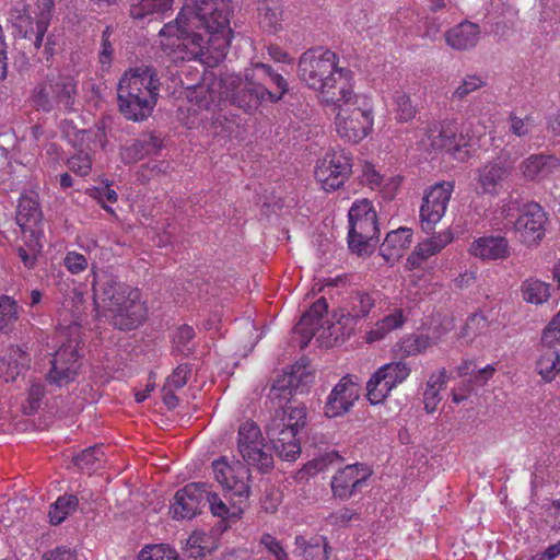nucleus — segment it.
Here are the masks:
<instances>
[{
    "mask_svg": "<svg viewBox=\"0 0 560 560\" xmlns=\"http://www.w3.org/2000/svg\"><path fill=\"white\" fill-rule=\"evenodd\" d=\"M351 167V159L345 150H332L318 162L315 178L325 190H336L348 179Z\"/></svg>",
    "mask_w": 560,
    "mask_h": 560,
    "instance_id": "nucleus-12",
    "label": "nucleus"
},
{
    "mask_svg": "<svg viewBox=\"0 0 560 560\" xmlns=\"http://www.w3.org/2000/svg\"><path fill=\"white\" fill-rule=\"evenodd\" d=\"M162 148V140L153 135H144L120 150V158L125 164H133L148 155L156 154Z\"/></svg>",
    "mask_w": 560,
    "mask_h": 560,
    "instance_id": "nucleus-26",
    "label": "nucleus"
},
{
    "mask_svg": "<svg viewBox=\"0 0 560 560\" xmlns=\"http://www.w3.org/2000/svg\"><path fill=\"white\" fill-rule=\"evenodd\" d=\"M428 139L434 150H445L455 159V121L443 120L428 128Z\"/></svg>",
    "mask_w": 560,
    "mask_h": 560,
    "instance_id": "nucleus-30",
    "label": "nucleus"
},
{
    "mask_svg": "<svg viewBox=\"0 0 560 560\" xmlns=\"http://www.w3.org/2000/svg\"><path fill=\"white\" fill-rule=\"evenodd\" d=\"M275 412L265 425V433L276 454L283 460L294 462L301 455V431L306 425L304 405H273Z\"/></svg>",
    "mask_w": 560,
    "mask_h": 560,
    "instance_id": "nucleus-6",
    "label": "nucleus"
},
{
    "mask_svg": "<svg viewBox=\"0 0 560 560\" xmlns=\"http://www.w3.org/2000/svg\"><path fill=\"white\" fill-rule=\"evenodd\" d=\"M328 305L324 298L317 300L311 308L301 317L302 326H310L311 331L320 326L323 315L327 312Z\"/></svg>",
    "mask_w": 560,
    "mask_h": 560,
    "instance_id": "nucleus-49",
    "label": "nucleus"
},
{
    "mask_svg": "<svg viewBox=\"0 0 560 560\" xmlns=\"http://www.w3.org/2000/svg\"><path fill=\"white\" fill-rule=\"evenodd\" d=\"M313 382V375L307 365L296 362L289 372L278 375L269 390V399L272 405L291 406L294 394L303 393Z\"/></svg>",
    "mask_w": 560,
    "mask_h": 560,
    "instance_id": "nucleus-10",
    "label": "nucleus"
},
{
    "mask_svg": "<svg viewBox=\"0 0 560 560\" xmlns=\"http://www.w3.org/2000/svg\"><path fill=\"white\" fill-rule=\"evenodd\" d=\"M173 0H137L130 7V16L133 20H143L154 14H163L172 9Z\"/></svg>",
    "mask_w": 560,
    "mask_h": 560,
    "instance_id": "nucleus-38",
    "label": "nucleus"
},
{
    "mask_svg": "<svg viewBox=\"0 0 560 560\" xmlns=\"http://www.w3.org/2000/svg\"><path fill=\"white\" fill-rule=\"evenodd\" d=\"M160 80L154 68L137 67L125 72L117 85L120 114L131 121H143L153 112L159 96Z\"/></svg>",
    "mask_w": 560,
    "mask_h": 560,
    "instance_id": "nucleus-5",
    "label": "nucleus"
},
{
    "mask_svg": "<svg viewBox=\"0 0 560 560\" xmlns=\"http://www.w3.org/2000/svg\"><path fill=\"white\" fill-rule=\"evenodd\" d=\"M547 220V213L539 203L523 205L514 222V231L520 242L526 246L538 244L545 236Z\"/></svg>",
    "mask_w": 560,
    "mask_h": 560,
    "instance_id": "nucleus-13",
    "label": "nucleus"
},
{
    "mask_svg": "<svg viewBox=\"0 0 560 560\" xmlns=\"http://www.w3.org/2000/svg\"><path fill=\"white\" fill-rule=\"evenodd\" d=\"M79 499L74 494L59 497L49 510V520L52 525L61 524L68 515L77 511Z\"/></svg>",
    "mask_w": 560,
    "mask_h": 560,
    "instance_id": "nucleus-39",
    "label": "nucleus"
},
{
    "mask_svg": "<svg viewBox=\"0 0 560 560\" xmlns=\"http://www.w3.org/2000/svg\"><path fill=\"white\" fill-rule=\"evenodd\" d=\"M342 460L343 458L338 452L329 451L306 463L303 470L308 476H315L320 471L328 470L330 467L341 464Z\"/></svg>",
    "mask_w": 560,
    "mask_h": 560,
    "instance_id": "nucleus-43",
    "label": "nucleus"
},
{
    "mask_svg": "<svg viewBox=\"0 0 560 560\" xmlns=\"http://www.w3.org/2000/svg\"><path fill=\"white\" fill-rule=\"evenodd\" d=\"M191 369L188 364H179L167 377L166 385L173 388H182L188 381Z\"/></svg>",
    "mask_w": 560,
    "mask_h": 560,
    "instance_id": "nucleus-58",
    "label": "nucleus"
},
{
    "mask_svg": "<svg viewBox=\"0 0 560 560\" xmlns=\"http://www.w3.org/2000/svg\"><path fill=\"white\" fill-rule=\"evenodd\" d=\"M66 268L73 275H78L88 268V259L77 252H68L63 259Z\"/></svg>",
    "mask_w": 560,
    "mask_h": 560,
    "instance_id": "nucleus-57",
    "label": "nucleus"
},
{
    "mask_svg": "<svg viewBox=\"0 0 560 560\" xmlns=\"http://www.w3.org/2000/svg\"><path fill=\"white\" fill-rule=\"evenodd\" d=\"M260 545L272 555L276 559L284 555L287 551L283 549L279 540L276 539L271 534L265 533L261 535Z\"/></svg>",
    "mask_w": 560,
    "mask_h": 560,
    "instance_id": "nucleus-61",
    "label": "nucleus"
},
{
    "mask_svg": "<svg viewBox=\"0 0 560 560\" xmlns=\"http://www.w3.org/2000/svg\"><path fill=\"white\" fill-rule=\"evenodd\" d=\"M510 174L509 165L501 161H492L476 170V180L483 194L497 196Z\"/></svg>",
    "mask_w": 560,
    "mask_h": 560,
    "instance_id": "nucleus-22",
    "label": "nucleus"
},
{
    "mask_svg": "<svg viewBox=\"0 0 560 560\" xmlns=\"http://www.w3.org/2000/svg\"><path fill=\"white\" fill-rule=\"evenodd\" d=\"M393 101L395 116L398 121L408 122L416 117L418 109L412 104L408 94L402 91H396Z\"/></svg>",
    "mask_w": 560,
    "mask_h": 560,
    "instance_id": "nucleus-44",
    "label": "nucleus"
},
{
    "mask_svg": "<svg viewBox=\"0 0 560 560\" xmlns=\"http://www.w3.org/2000/svg\"><path fill=\"white\" fill-rule=\"evenodd\" d=\"M349 223L362 221L368 218H376V212L373 209L371 201L363 199L355 201L348 213Z\"/></svg>",
    "mask_w": 560,
    "mask_h": 560,
    "instance_id": "nucleus-55",
    "label": "nucleus"
},
{
    "mask_svg": "<svg viewBox=\"0 0 560 560\" xmlns=\"http://www.w3.org/2000/svg\"><path fill=\"white\" fill-rule=\"evenodd\" d=\"M509 131L520 138L529 135L533 130V119L530 116L520 117L511 113L508 117Z\"/></svg>",
    "mask_w": 560,
    "mask_h": 560,
    "instance_id": "nucleus-54",
    "label": "nucleus"
},
{
    "mask_svg": "<svg viewBox=\"0 0 560 560\" xmlns=\"http://www.w3.org/2000/svg\"><path fill=\"white\" fill-rule=\"evenodd\" d=\"M339 58L330 49L312 48L299 59L298 75L310 89L319 93L325 104L349 95L352 71L338 66Z\"/></svg>",
    "mask_w": 560,
    "mask_h": 560,
    "instance_id": "nucleus-4",
    "label": "nucleus"
},
{
    "mask_svg": "<svg viewBox=\"0 0 560 560\" xmlns=\"http://www.w3.org/2000/svg\"><path fill=\"white\" fill-rule=\"evenodd\" d=\"M77 83L68 75L47 77L32 92V101L37 110L50 113L55 108L73 110Z\"/></svg>",
    "mask_w": 560,
    "mask_h": 560,
    "instance_id": "nucleus-8",
    "label": "nucleus"
},
{
    "mask_svg": "<svg viewBox=\"0 0 560 560\" xmlns=\"http://www.w3.org/2000/svg\"><path fill=\"white\" fill-rule=\"evenodd\" d=\"M19 319L18 303L8 295L0 296V335L10 334Z\"/></svg>",
    "mask_w": 560,
    "mask_h": 560,
    "instance_id": "nucleus-42",
    "label": "nucleus"
},
{
    "mask_svg": "<svg viewBox=\"0 0 560 560\" xmlns=\"http://www.w3.org/2000/svg\"><path fill=\"white\" fill-rule=\"evenodd\" d=\"M476 135L472 130V122L465 121L458 125L455 121V159L462 162L466 161L469 156L468 148L472 147Z\"/></svg>",
    "mask_w": 560,
    "mask_h": 560,
    "instance_id": "nucleus-37",
    "label": "nucleus"
},
{
    "mask_svg": "<svg viewBox=\"0 0 560 560\" xmlns=\"http://www.w3.org/2000/svg\"><path fill=\"white\" fill-rule=\"evenodd\" d=\"M232 12L231 0H191L184 4L174 23L161 28L160 35L176 37L177 46L185 47L192 57L211 52L224 56L232 37Z\"/></svg>",
    "mask_w": 560,
    "mask_h": 560,
    "instance_id": "nucleus-1",
    "label": "nucleus"
},
{
    "mask_svg": "<svg viewBox=\"0 0 560 560\" xmlns=\"http://www.w3.org/2000/svg\"><path fill=\"white\" fill-rule=\"evenodd\" d=\"M380 300L381 293L377 290L352 291L339 313L334 314L337 325L343 330L342 334L350 335L355 324L366 317Z\"/></svg>",
    "mask_w": 560,
    "mask_h": 560,
    "instance_id": "nucleus-11",
    "label": "nucleus"
},
{
    "mask_svg": "<svg viewBox=\"0 0 560 560\" xmlns=\"http://www.w3.org/2000/svg\"><path fill=\"white\" fill-rule=\"evenodd\" d=\"M411 241L412 230L409 228L390 231L380 246V254L386 261L395 260L401 256L404 249L410 246Z\"/></svg>",
    "mask_w": 560,
    "mask_h": 560,
    "instance_id": "nucleus-29",
    "label": "nucleus"
},
{
    "mask_svg": "<svg viewBox=\"0 0 560 560\" xmlns=\"http://www.w3.org/2000/svg\"><path fill=\"white\" fill-rule=\"evenodd\" d=\"M443 21L438 16H425L423 20V36L435 39L443 27Z\"/></svg>",
    "mask_w": 560,
    "mask_h": 560,
    "instance_id": "nucleus-63",
    "label": "nucleus"
},
{
    "mask_svg": "<svg viewBox=\"0 0 560 560\" xmlns=\"http://www.w3.org/2000/svg\"><path fill=\"white\" fill-rule=\"evenodd\" d=\"M218 85L219 100H226L246 113L255 112L265 101H279L288 91L285 79L261 62L245 69L244 79L231 74L220 80Z\"/></svg>",
    "mask_w": 560,
    "mask_h": 560,
    "instance_id": "nucleus-2",
    "label": "nucleus"
},
{
    "mask_svg": "<svg viewBox=\"0 0 560 560\" xmlns=\"http://www.w3.org/2000/svg\"><path fill=\"white\" fill-rule=\"evenodd\" d=\"M55 9L54 0H38L37 1V34L46 35L47 30L50 25L52 12Z\"/></svg>",
    "mask_w": 560,
    "mask_h": 560,
    "instance_id": "nucleus-50",
    "label": "nucleus"
},
{
    "mask_svg": "<svg viewBox=\"0 0 560 560\" xmlns=\"http://www.w3.org/2000/svg\"><path fill=\"white\" fill-rule=\"evenodd\" d=\"M485 85L486 81L480 75L468 74L462 80L459 85L452 93V100L462 101Z\"/></svg>",
    "mask_w": 560,
    "mask_h": 560,
    "instance_id": "nucleus-48",
    "label": "nucleus"
},
{
    "mask_svg": "<svg viewBox=\"0 0 560 560\" xmlns=\"http://www.w3.org/2000/svg\"><path fill=\"white\" fill-rule=\"evenodd\" d=\"M406 322L401 308H395L390 314L377 320L366 334V341L374 342L384 339L390 331L400 328Z\"/></svg>",
    "mask_w": 560,
    "mask_h": 560,
    "instance_id": "nucleus-35",
    "label": "nucleus"
},
{
    "mask_svg": "<svg viewBox=\"0 0 560 560\" xmlns=\"http://www.w3.org/2000/svg\"><path fill=\"white\" fill-rule=\"evenodd\" d=\"M104 452L102 446L95 445L83 450L73 458L74 465L81 470L91 471L97 469L104 459Z\"/></svg>",
    "mask_w": 560,
    "mask_h": 560,
    "instance_id": "nucleus-45",
    "label": "nucleus"
},
{
    "mask_svg": "<svg viewBox=\"0 0 560 560\" xmlns=\"http://www.w3.org/2000/svg\"><path fill=\"white\" fill-rule=\"evenodd\" d=\"M431 346V339L425 335H410L400 341V352L404 357L418 355Z\"/></svg>",
    "mask_w": 560,
    "mask_h": 560,
    "instance_id": "nucleus-46",
    "label": "nucleus"
},
{
    "mask_svg": "<svg viewBox=\"0 0 560 560\" xmlns=\"http://www.w3.org/2000/svg\"><path fill=\"white\" fill-rule=\"evenodd\" d=\"M378 232L376 218L349 223V248L359 255L372 253L377 243Z\"/></svg>",
    "mask_w": 560,
    "mask_h": 560,
    "instance_id": "nucleus-21",
    "label": "nucleus"
},
{
    "mask_svg": "<svg viewBox=\"0 0 560 560\" xmlns=\"http://www.w3.org/2000/svg\"><path fill=\"white\" fill-rule=\"evenodd\" d=\"M77 347V343L68 342L55 351L49 361L50 369L46 374V380L50 385L62 387L77 378L81 368Z\"/></svg>",
    "mask_w": 560,
    "mask_h": 560,
    "instance_id": "nucleus-14",
    "label": "nucleus"
},
{
    "mask_svg": "<svg viewBox=\"0 0 560 560\" xmlns=\"http://www.w3.org/2000/svg\"><path fill=\"white\" fill-rule=\"evenodd\" d=\"M479 37V25L469 21H464L445 33V40L447 45L456 50L474 48L477 45Z\"/></svg>",
    "mask_w": 560,
    "mask_h": 560,
    "instance_id": "nucleus-27",
    "label": "nucleus"
},
{
    "mask_svg": "<svg viewBox=\"0 0 560 560\" xmlns=\"http://www.w3.org/2000/svg\"><path fill=\"white\" fill-rule=\"evenodd\" d=\"M326 105L336 112V130L342 139L358 143L372 129V106L366 97L355 94L353 88L349 95L342 94L338 101Z\"/></svg>",
    "mask_w": 560,
    "mask_h": 560,
    "instance_id": "nucleus-7",
    "label": "nucleus"
},
{
    "mask_svg": "<svg viewBox=\"0 0 560 560\" xmlns=\"http://www.w3.org/2000/svg\"><path fill=\"white\" fill-rule=\"evenodd\" d=\"M206 483H188L175 493L170 513L175 520H191L206 506Z\"/></svg>",
    "mask_w": 560,
    "mask_h": 560,
    "instance_id": "nucleus-19",
    "label": "nucleus"
},
{
    "mask_svg": "<svg viewBox=\"0 0 560 560\" xmlns=\"http://www.w3.org/2000/svg\"><path fill=\"white\" fill-rule=\"evenodd\" d=\"M551 285L536 278H529L523 281L521 285L522 298L525 302L540 305L550 298Z\"/></svg>",
    "mask_w": 560,
    "mask_h": 560,
    "instance_id": "nucleus-36",
    "label": "nucleus"
},
{
    "mask_svg": "<svg viewBox=\"0 0 560 560\" xmlns=\"http://www.w3.org/2000/svg\"><path fill=\"white\" fill-rule=\"evenodd\" d=\"M91 160L86 154H78L69 159V168L80 176H86L91 171Z\"/></svg>",
    "mask_w": 560,
    "mask_h": 560,
    "instance_id": "nucleus-59",
    "label": "nucleus"
},
{
    "mask_svg": "<svg viewBox=\"0 0 560 560\" xmlns=\"http://www.w3.org/2000/svg\"><path fill=\"white\" fill-rule=\"evenodd\" d=\"M42 560H78L75 550L66 547L58 546L43 555Z\"/></svg>",
    "mask_w": 560,
    "mask_h": 560,
    "instance_id": "nucleus-60",
    "label": "nucleus"
},
{
    "mask_svg": "<svg viewBox=\"0 0 560 560\" xmlns=\"http://www.w3.org/2000/svg\"><path fill=\"white\" fill-rule=\"evenodd\" d=\"M18 256L27 269H34L37 265V254L39 249L35 245H31L28 248L23 246L18 247Z\"/></svg>",
    "mask_w": 560,
    "mask_h": 560,
    "instance_id": "nucleus-62",
    "label": "nucleus"
},
{
    "mask_svg": "<svg viewBox=\"0 0 560 560\" xmlns=\"http://www.w3.org/2000/svg\"><path fill=\"white\" fill-rule=\"evenodd\" d=\"M361 386L352 375H346L339 380L328 395L324 413L328 418H337L346 415L360 398Z\"/></svg>",
    "mask_w": 560,
    "mask_h": 560,
    "instance_id": "nucleus-17",
    "label": "nucleus"
},
{
    "mask_svg": "<svg viewBox=\"0 0 560 560\" xmlns=\"http://www.w3.org/2000/svg\"><path fill=\"white\" fill-rule=\"evenodd\" d=\"M371 475V468L361 463L339 469L330 482L334 497L340 500L350 499L362 490Z\"/></svg>",
    "mask_w": 560,
    "mask_h": 560,
    "instance_id": "nucleus-18",
    "label": "nucleus"
},
{
    "mask_svg": "<svg viewBox=\"0 0 560 560\" xmlns=\"http://www.w3.org/2000/svg\"><path fill=\"white\" fill-rule=\"evenodd\" d=\"M18 36L28 39L36 51L43 47L44 58L48 61L55 52V36L37 34V18L34 19L25 10H14L10 18Z\"/></svg>",
    "mask_w": 560,
    "mask_h": 560,
    "instance_id": "nucleus-20",
    "label": "nucleus"
},
{
    "mask_svg": "<svg viewBox=\"0 0 560 560\" xmlns=\"http://www.w3.org/2000/svg\"><path fill=\"white\" fill-rule=\"evenodd\" d=\"M245 500L238 499L237 502L228 505L215 492L209 491L207 488L206 504L209 505L213 516L219 517L220 529L225 530L231 524L236 523L244 513Z\"/></svg>",
    "mask_w": 560,
    "mask_h": 560,
    "instance_id": "nucleus-24",
    "label": "nucleus"
},
{
    "mask_svg": "<svg viewBox=\"0 0 560 560\" xmlns=\"http://www.w3.org/2000/svg\"><path fill=\"white\" fill-rule=\"evenodd\" d=\"M410 366L393 361L380 366L366 383V397L372 405L382 402L387 395L410 375Z\"/></svg>",
    "mask_w": 560,
    "mask_h": 560,
    "instance_id": "nucleus-9",
    "label": "nucleus"
},
{
    "mask_svg": "<svg viewBox=\"0 0 560 560\" xmlns=\"http://www.w3.org/2000/svg\"><path fill=\"white\" fill-rule=\"evenodd\" d=\"M453 240L451 232L445 231L419 243L407 258L409 269H416L429 257L441 252Z\"/></svg>",
    "mask_w": 560,
    "mask_h": 560,
    "instance_id": "nucleus-25",
    "label": "nucleus"
},
{
    "mask_svg": "<svg viewBox=\"0 0 560 560\" xmlns=\"http://www.w3.org/2000/svg\"><path fill=\"white\" fill-rule=\"evenodd\" d=\"M257 10L259 24L266 32L275 34L281 30L283 8L280 0H262Z\"/></svg>",
    "mask_w": 560,
    "mask_h": 560,
    "instance_id": "nucleus-32",
    "label": "nucleus"
},
{
    "mask_svg": "<svg viewBox=\"0 0 560 560\" xmlns=\"http://www.w3.org/2000/svg\"><path fill=\"white\" fill-rule=\"evenodd\" d=\"M176 550L168 545H152L143 548L139 553V560H177Z\"/></svg>",
    "mask_w": 560,
    "mask_h": 560,
    "instance_id": "nucleus-47",
    "label": "nucleus"
},
{
    "mask_svg": "<svg viewBox=\"0 0 560 560\" xmlns=\"http://www.w3.org/2000/svg\"><path fill=\"white\" fill-rule=\"evenodd\" d=\"M469 253L482 260H502L510 256V245L502 235H483L470 244Z\"/></svg>",
    "mask_w": 560,
    "mask_h": 560,
    "instance_id": "nucleus-23",
    "label": "nucleus"
},
{
    "mask_svg": "<svg viewBox=\"0 0 560 560\" xmlns=\"http://www.w3.org/2000/svg\"><path fill=\"white\" fill-rule=\"evenodd\" d=\"M214 479L238 499L246 500L250 494L249 469L242 463L230 465L224 457L212 463Z\"/></svg>",
    "mask_w": 560,
    "mask_h": 560,
    "instance_id": "nucleus-16",
    "label": "nucleus"
},
{
    "mask_svg": "<svg viewBox=\"0 0 560 560\" xmlns=\"http://www.w3.org/2000/svg\"><path fill=\"white\" fill-rule=\"evenodd\" d=\"M15 219L18 225L23 230L37 226L42 222L43 213L36 194L32 192L20 197Z\"/></svg>",
    "mask_w": 560,
    "mask_h": 560,
    "instance_id": "nucleus-31",
    "label": "nucleus"
},
{
    "mask_svg": "<svg viewBox=\"0 0 560 560\" xmlns=\"http://www.w3.org/2000/svg\"><path fill=\"white\" fill-rule=\"evenodd\" d=\"M93 298L97 312L119 330L135 329L145 318L147 308L140 292L106 271L93 273Z\"/></svg>",
    "mask_w": 560,
    "mask_h": 560,
    "instance_id": "nucleus-3",
    "label": "nucleus"
},
{
    "mask_svg": "<svg viewBox=\"0 0 560 560\" xmlns=\"http://www.w3.org/2000/svg\"><path fill=\"white\" fill-rule=\"evenodd\" d=\"M194 337H195V330L191 326H188V325L180 326L176 330V332L174 335V339H173L176 351H178L179 353H182L184 355H188L192 351V348L189 346V343L194 339Z\"/></svg>",
    "mask_w": 560,
    "mask_h": 560,
    "instance_id": "nucleus-53",
    "label": "nucleus"
},
{
    "mask_svg": "<svg viewBox=\"0 0 560 560\" xmlns=\"http://www.w3.org/2000/svg\"><path fill=\"white\" fill-rule=\"evenodd\" d=\"M537 373L545 382H551L560 372V354L550 347L540 354L537 365Z\"/></svg>",
    "mask_w": 560,
    "mask_h": 560,
    "instance_id": "nucleus-40",
    "label": "nucleus"
},
{
    "mask_svg": "<svg viewBox=\"0 0 560 560\" xmlns=\"http://www.w3.org/2000/svg\"><path fill=\"white\" fill-rule=\"evenodd\" d=\"M262 439L259 427L253 421H246L238 429L237 448L258 443Z\"/></svg>",
    "mask_w": 560,
    "mask_h": 560,
    "instance_id": "nucleus-51",
    "label": "nucleus"
},
{
    "mask_svg": "<svg viewBox=\"0 0 560 560\" xmlns=\"http://www.w3.org/2000/svg\"><path fill=\"white\" fill-rule=\"evenodd\" d=\"M247 466L257 468L260 472H268L273 467L272 454L265 450L264 440L238 450Z\"/></svg>",
    "mask_w": 560,
    "mask_h": 560,
    "instance_id": "nucleus-33",
    "label": "nucleus"
},
{
    "mask_svg": "<svg viewBox=\"0 0 560 560\" xmlns=\"http://www.w3.org/2000/svg\"><path fill=\"white\" fill-rule=\"evenodd\" d=\"M560 167L559 160L553 155L534 154L526 159L521 170L532 180H541Z\"/></svg>",
    "mask_w": 560,
    "mask_h": 560,
    "instance_id": "nucleus-28",
    "label": "nucleus"
},
{
    "mask_svg": "<svg viewBox=\"0 0 560 560\" xmlns=\"http://www.w3.org/2000/svg\"><path fill=\"white\" fill-rule=\"evenodd\" d=\"M453 188L454 185L451 182L439 183L423 197L420 208V222L425 233H430L445 214Z\"/></svg>",
    "mask_w": 560,
    "mask_h": 560,
    "instance_id": "nucleus-15",
    "label": "nucleus"
},
{
    "mask_svg": "<svg viewBox=\"0 0 560 560\" xmlns=\"http://www.w3.org/2000/svg\"><path fill=\"white\" fill-rule=\"evenodd\" d=\"M487 327V318L481 314L475 313L468 317L462 330V337L467 340H472V338L485 331Z\"/></svg>",
    "mask_w": 560,
    "mask_h": 560,
    "instance_id": "nucleus-52",
    "label": "nucleus"
},
{
    "mask_svg": "<svg viewBox=\"0 0 560 560\" xmlns=\"http://www.w3.org/2000/svg\"><path fill=\"white\" fill-rule=\"evenodd\" d=\"M295 546L298 555L303 560H328L329 549L328 542L324 537H313L306 540L303 536L295 537Z\"/></svg>",
    "mask_w": 560,
    "mask_h": 560,
    "instance_id": "nucleus-34",
    "label": "nucleus"
},
{
    "mask_svg": "<svg viewBox=\"0 0 560 560\" xmlns=\"http://www.w3.org/2000/svg\"><path fill=\"white\" fill-rule=\"evenodd\" d=\"M46 395L45 385L42 383H34L28 389V402L32 410H36L44 396Z\"/></svg>",
    "mask_w": 560,
    "mask_h": 560,
    "instance_id": "nucleus-64",
    "label": "nucleus"
},
{
    "mask_svg": "<svg viewBox=\"0 0 560 560\" xmlns=\"http://www.w3.org/2000/svg\"><path fill=\"white\" fill-rule=\"evenodd\" d=\"M495 373V368L488 364L483 368H478L475 361H464L458 366V374L460 376H469L468 381L477 386H483Z\"/></svg>",
    "mask_w": 560,
    "mask_h": 560,
    "instance_id": "nucleus-41",
    "label": "nucleus"
},
{
    "mask_svg": "<svg viewBox=\"0 0 560 560\" xmlns=\"http://www.w3.org/2000/svg\"><path fill=\"white\" fill-rule=\"evenodd\" d=\"M113 34V27L107 25L102 32L101 50H100V62L102 66H109L113 59L114 48L109 40Z\"/></svg>",
    "mask_w": 560,
    "mask_h": 560,
    "instance_id": "nucleus-56",
    "label": "nucleus"
}]
</instances>
